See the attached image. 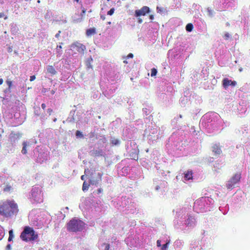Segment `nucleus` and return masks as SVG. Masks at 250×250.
Masks as SVG:
<instances>
[{"label": "nucleus", "instance_id": "obj_1", "mask_svg": "<svg viewBox=\"0 0 250 250\" xmlns=\"http://www.w3.org/2000/svg\"><path fill=\"white\" fill-rule=\"evenodd\" d=\"M19 211L17 204L13 200L0 202V214L6 217L16 215Z\"/></svg>", "mask_w": 250, "mask_h": 250}, {"label": "nucleus", "instance_id": "obj_2", "mask_svg": "<svg viewBox=\"0 0 250 250\" xmlns=\"http://www.w3.org/2000/svg\"><path fill=\"white\" fill-rule=\"evenodd\" d=\"M214 203L213 200L208 197H202L194 202L193 208L197 212H204L209 211L211 206Z\"/></svg>", "mask_w": 250, "mask_h": 250}, {"label": "nucleus", "instance_id": "obj_3", "mask_svg": "<svg viewBox=\"0 0 250 250\" xmlns=\"http://www.w3.org/2000/svg\"><path fill=\"white\" fill-rule=\"evenodd\" d=\"M190 209L188 206L180 207L176 209L175 217L174 220L175 228L177 229L183 228L181 226H183L184 220L187 217Z\"/></svg>", "mask_w": 250, "mask_h": 250}, {"label": "nucleus", "instance_id": "obj_4", "mask_svg": "<svg viewBox=\"0 0 250 250\" xmlns=\"http://www.w3.org/2000/svg\"><path fill=\"white\" fill-rule=\"evenodd\" d=\"M85 223L82 220L74 218L72 219L68 223L67 228L70 232L81 231L84 228Z\"/></svg>", "mask_w": 250, "mask_h": 250}, {"label": "nucleus", "instance_id": "obj_5", "mask_svg": "<svg viewBox=\"0 0 250 250\" xmlns=\"http://www.w3.org/2000/svg\"><path fill=\"white\" fill-rule=\"evenodd\" d=\"M29 198L33 203H41L43 201V194L42 188L39 186L33 187L31 189Z\"/></svg>", "mask_w": 250, "mask_h": 250}, {"label": "nucleus", "instance_id": "obj_6", "mask_svg": "<svg viewBox=\"0 0 250 250\" xmlns=\"http://www.w3.org/2000/svg\"><path fill=\"white\" fill-rule=\"evenodd\" d=\"M20 237L23 241H28L36 239L38 234L32 228L26 226L21 232Z\"/></svg>", "mask_w": 250, "mask_h": 250}, {"label": "nucleus", "instance_id": "obj_7", "mask_svg": "<svg viewBox=\"0 0 250 250\" xmlns=\"http://www.w3.org/2000/svg\"><path fill=\"white\" fill-rule=\"evenodd\" d=\"M125 242L130 250H137L141 246V241L136 235L128 237Z\"/></svg>", "mask_w": 250, "mask_h": 250}, {"label": "nucleus", "instance_id": "obj_8", "mask_svg": "<svg viewBox=\"0 0 250 250\" xmlns=\"http://www.w3.org/2000/svg\"><path fill=\"white\" fill-rule=\"evenodd\" d=\"M145 134L147 137V139L149 141L152 143L156 141L160 137V131L159 129L157 127H150L148 128L146 130Z\"/></svg>", "mask_w": 250, "mask_h": 250}, {"label": "nucleus", "instance_id": "obj_9", "mask_svg": "<svg viewBox=\"0 0 250 250\" xmlns=\"http://www.w3.org/2000/svg\"><path fill=\"white\" fill-rule=\"evenodd\" d=\"M241 179V174L236 173L226 183V186L227 189L231 190L237 186Z\"/></svg>", "mask_w": 250, "mask_h": 250}, {"label": "nucleus", "instance_id": "obj_10", "mask_svg": "<svg viewBox=\"0 0 250 250\" xmlns=\"http://www.w3.org/2000/svg\"><path fill=\"white\" fill-rule=\"evenodd\" d=\"M70 50L74 54L77 53L83 55L86 49L85 45L79 42H75L70 45Z\"/></svg>", "mask_w": 250, "mask_h": 250}, {"label": "nucleus", "instance_id": "obj_11", "mask_svg": "<svg viewBox=\"0 0 250 250\" xmlns=\"http://www.w3.org/2000/svg\"><path fill=\"white\" fill-rule=\"evenodd\" d=\"M196 221L194 217L188 214L187 217L184 220V224L183 226H182L183 228L180 229H184L186 228H192L196 225Z\"/></svg>", "mask_w": 250, "mask_h": 250}, {"label": "nucleus", "instance_id": "obj_12", "mask_svg": "<svg viewBox=\"0 0 250 250\" xmlns=\"http://www.w3.org/2000/svg\"><path fill=\"white\" fill-rule=\"evenodd\" d=\"M218 117L219 115L216 113L205 114L202 118L201 122L203 124L204 121L206 120L208 124H210V125H211L212 124L211 123L212 122V119L214 118H217Z\"/></svg>", "mask_w": 250, "mask_h": 250}, {"label": "nucleus", "instance_id": "obj_13", "mask_svg": "<svg viewBox=\"0 0 250 250\" xmlns=\"http://www.w3.org/2000/svg\"><path fill=\"white\" fill-rule=\"evenodd\" d=\"M170 242V240L169 237L167 238L165 240H158L157 241V246L158 247H161V250H167Z\"/></svg>", "mask_w": 250, "mask_h": 250}, {"label": "nucleus", "instance_id": "obj_14", "mask_svg": "<svg viewBox=\"0 0 250 250\" xmlns=\"http://www.w3.org/2000/svg\"><path fill=\"white\" fill-rule=\"evenodd\" d=\"M149 11V8L147 6H145L139 10H136L135 11L134 16L137 18L141 16H145L146 13H148Z\"/></svg>", "mask_w": 250, "mask_h": 250}, {"label": "nucleus", "instance_id": "obj_15", "mask_svg": "<svg viewBox=\"0 0 250 250\" xmlns=\"http://www.w3.org/2000/svg\"><path fill=\"white\" fill-rule=\"evenodd\" d=\"M48 156V152L46 151L40 152L37 157V161L41 164L45 162Z\"/></svg>", "mask_w": 250, "mask_h": 250}, {"label": "nucleus", "instance_id": "obj_16", "mask_svg": "<svg viewBox=\"0 0 250 250\" xmlns=\"http://www.w3.org/2000/svg\"><path fill=\"white\" fill-rule=\"evenodd\" d=\"M37 210H32L29 214V219L31 223L35 226H38V218L36 216Z\"/></svg>", "mask_w": 250, "mask_h": 250}, {"label": "nucleus", "instance_id": "obj_17", "mask_svg": "<svg viewBox=\"0 0 250 250\" xmlns=\"http://www.w3.org/2000/svg\"><path fill=\"white\" fill-rule=\"evenodd\" d=\"M100 250H114L115 248L113 246L110 247V245L106 243H102L99 245Z\"/></svg>", "mask_w": 250, "mask_h": 250}, {"label": "nucleus", "instance_id": "obj_18", "mask_svg": "<svg viewBox=\"0 0 250 250\" xmlns=\"http://www.w3.org/2000/svg\"><path fill=\"white\" fill-rule=\"evenodd\" d=\"M192 179V172L191 170H188L184 173L183 181L184 182L191 180Z\"/></svg>", "mask_w": 250, "mask_h": 250}, {"label": "nucleus", "instance_id": "obj_19", "mask_svg": "<svg viewBox=\"0 0 250 250\" xmlns=\"http://www.w3.org/2000/svg\"><path fill=\"white\" fill-rule=\"evenodd\" d=\"M184 245V242L181 240H177L174 243V247L176 249H181Z\"/></svg>", "mask_w": 250, "mask_h": 250}, {"label": "nucleus", "instance_id": "obj_20", "mask_svg": "<svg viewBox=\"0 0 250 250\" xmlns=\"http://www.w3.org/2000/svg\"><path fill=\"white\" fill-rule=\"evenodd\" d=\"M110 142L112 146H118L120 145L121 141L117 138L111 137L110 139Z\"/></svg>", "mask_w": 250, "mask_h": 250}, {"label": "nucleus", "instance_id": "obj_21", "mask_svg": "<svg viewBox=\"0 0 250 250\" xmlns=\"http://www.w3.org/2000/svg\"><path fill=\"white\" fill-rule=\"evenodd\" d=\"M201 245L199 242H194L191 245V250H201Z\"/></svg>", "mask_w": 250, "mask_h": 250}, {"label": "nucleus", "instance_id": "obj_22", "mask_svg": "<svg viewBox=\"0 0 250 250\" xmlns=\"http://www.w3.org/2000/svg\"><path fill=\"white\" fill-rule=\"evenodd\" d=\"M212 151L217 155H219L221 152V148H220L219 146L217 145H214L212 147Z\"/></svg>", "mask_w": 250, "mask_h": 250}, {"label": "nucleus", "instance_id": "obj_23", "mask_svg": "<svg viewBox=\"0 0 250 250\" xmlns=\"http://www.w3.org/2000/svg\"><path fill=\"white\" fill-rule=\"evenodd\" d=\"M231 80H229L228 78H225L223 80V87L226 89L230 85Z\"/></svg>", "mask_w": 250, "mask_h": 250}, {"label": "nucleus", "instance_id": "obj_24", "mask_svg": "<svg viewBox=\"0 0 250 250\" xmlns=\"http://www.w3.org/2000/svg\"><path fill=\"white\" fill-rule=\"evenodd\" d=\"M114 91L115 89H114L113 90L110 89H109V90H106L105 91L103 92V93L104 94L105 97H106L108 98H109L111 97V95L114 92Z\"/></svg>", "mask_w": 250, "mask_h": 250}, {"label": "nucleus", "instance_id": "obj_25", "mask_svg": "<svg viewBox=\"0 0 250 250\" xmlns=\"http://www.w3.org/2000/svg\"><path fill=\"white\" fill-rule=\"evenodd\" d=\"M46 70L48 73L52 75H54L56 73V71L55 68L51 65H48L46 67Z\"/></svg>", "mask_w": 250, "mask_h": 250}, {"label": "nucleus", "instance_id": "obj_26", "mask_svg": "<svg viewBox=\"0 0 250 250\" xmlns=\"http://www.w3.org/2000/svg\"><path fill=\"white\" fill-rule=\"evenodd\" d=\"M62 47L60 44V45H57L56 48V55L57 57H60L62 54Z\"/></svg>", "mask_w": 250, "mask_h": 250}, {"label": "nucleus", "instance_id": "obj_27", "mask_svg": "<svg viewBox=\"0 0 250 250\" xmlns=\"http://www.w3.org/2000/svg\"><path fill=\"white\" fill-rule=\"evenodd\" d=\"M98 179H97L96 180H92V179H90L89 180V182H90V183L91 184H92V185H96L101 180L102 175L100 173H98Z\"/></svg>", "mask_w": 250, "mask_h": 250}, {"label": "nucleus", "instance_id": "obj_28", "mask_svg": "<svg viewBox=\"0 0 250 250\" xmlns=\"http://www.w3.org/2000/svg\"><path fill=\"white\" fill-rule=\"evenodd\" d=\"M95 33H96V29L94 28H91L88 29L86 30V35L87 36H91V35H94Z\"/></svg>", "mask_w": 250, "mask_h": 250}, {"label": "nucleus", "instance_id": "obj_29", "mask_svg": "<svg viewBox=\"0 0 250 250\" xmlns=\"http://www.w3.org/2000/svg\"><path fill=\"white\" fill-rule=\"evenodd\" d=\"M93 153L96 156H103L104 152L102 150H93Z\"/></svg>", "mask_w": 250, "mask_h": 250}, {"label": "nucleus", "instance_id": "obj_30", "mask_svg": "<svg viewBox=\"0 0 250 250\" xmlns=\"http://www.w3.org/2000/svg\"><path fill=\"white\" fill-rule=\"evenodd\" d=\"M166 184V183L164 182H161L160 185L156 186L155 189L157 191L159 189L161 188H163V187L165 186Z\"/></svg>", "mask_w": 250, "mask_h": 250}, {"label": "nucleus", "instance_id": "obj_31", "mask_svg": "<svg viewBox=\"0 0 250 250\" xmlns=\"http://www.w3.org/2000/svg\"><path fill=\"white\" fill-rule=\"evenodd\" d=\"M193 28V26L191 23H188L186 27V30L188 32H191Z\"/></svg>", "mask_w": 250, "mask_h": 250}, {"label": "nucleus", "instance_id": "obj_32", "mask_svg": "<svg viewBox=\"0 0 250 250\" xmlns=\"http://www.w3.org/2000/svg\"><path fill=\"white\" fill-rule=\"evenodd\" d=\"M89 185L88 184L86 183V182L84 181L83 185V188H82L83 190V191L87 190L88 189V188H89Z\"/></svg>", "mask_w": 250, "mask_h": 250}, {"label": "nucleus", "instance_id": "obj_33", "mask_svg": "<svg viewBox=\"0 0 250 250\" xmlns=\"http://www.w3.org/2000/svg\"><path fill=\"white\" fill-rule=\"evenodd\" d=\"M9 238H8V241L10 242L12 240L13 237H14V234H13V231L12 229L10 230L9 231Z\"/></svg>", "mask_w": 250, "mask_h": 250}, {"label": "nucleus", "instance_id": "obj_34", "mask_svg": "<svg viewBox=\"0 0 250 250\" xmlns=\"http://www.w3.org/2000/svg\"><path fill=\"white\" fill-rule=\"evenodd\" d=\"M26 146H27L26 143L24 142L23 143V147H22V149L21 150V152L24 154H26L27 152V150H26Z\"/></svg>", "mask_w": 250, "mask_h": 250}, {"label": "nucleus", "instance_id": "obj_35", "mask_svg": "<svg viewBox=\"0 0 250 250\" xmlns=\"http://www.w3.org/2000/svg\"><path fill=\"white\" fill-rule=\"evenodd\" d=\"M13 189L12 187L10 185H6L3 190L5 192H9Z\"/></svg>", "mask_w": 250, "mask_h": 250}, {"label": "nucleus", "instance_id": "obj_36", "mask_svg": "<svg viewBox=\"0 0 250 250\" xmlns=\"http://www.w3.org/2000/svg\"><path fill=\"white\" fill-rule=\"evenodd\" d=\"M157 73V69L153 68L151 70V77H154L156 75Z\"/></svg>", "mask_w": 250, "mask_h": 250}, {"label": "nucleus", "instance_id": "obj_37", "mask_svg": "<svg viewBox=\"0 0 250 250\" xmlns=\"http://www.w3.org/2000/svg\"><path fill=\"white\" fill-rule=\"evenodd\" d=\"M76 136L77 137V138H82L83 137V135L82 134V132L79 130H77L76 132Z\"/></svg>", "mask_w": 250, "mask_h": 250}, {"label": "nucleus", "instance_id": "obj_38", "mask_svg": "<svg viewBox=\"0 0 250 250\" xmlns=\"http://www.w3.org/2000/svg\"><path fill=\"white\" fill-rule=\"evenodd\" d=\"M157 11L158 13L162 14L164 12V9L162 7L157 6Z\"/></svg>", "mask_w": 250, "mask_h": 250}, {"label": "nucleus", "instance_id": "obj_39", "mask_svg": "<svg viewBox=\"0 0 250 250\" xmlns=\"http://www.w3.org/2000/svg\"><path fill=\"white\" fill-rule=\"evenodd\" d=\"M115 9L114 8H112L109 11L107 12V15L111 16L113 14L114 12Z\"/></svg>", "mask_w": 250, "mask_h": 250}, {"label": "nucleus", "instance_id": "obj_40", "mask_svg": "<svg viewBox=\"0 0 250 250\" xmlns=\"http://www.w3.org/2000/svg\"><path fill=\"white\" fill-rule=\"evenodd\" d=\"M187 98H184L182 100H181V103L183 105H184L186 103H187V101H187Z\"/></svg>", "mask_w": 250, "mask_h": 250}, {"label": "nucleus", "instance_id": "obj_41", "mask_svg": "<svg viewBox=\"0 0 250 250\" xmlns=\"http://www.w3.org/2000/svg\"><path fill=\"white\" fill-rule=\"evenodd\" d=\"M230 34L229 33H226L224 35V38L225 39L228 40L230 38Z\"/></svg>", "mask_w": 250, "mask_h": 250}, {"label": "nucleus", "instance_id": "obj_42", "mask_svg": "<svg viewBox=\"0 0 250 250\" xmlns=\"http://www.w3.org/2000/svg\"><path fill=\"white\" fill-rule=\"evenodd\" d=\"M208 14L210 16H213V11L209 9H208Z\"/></svg>", "mask_w": 250, "mask_h": 250}, {"label": "nucleus", "instance_id": "obj_43", "mask_svg": "<svg viewBox=\"0 0 250 250\" xmlns=\"http://www.w3.org/2000/svg\"><path fill=\"white\" fill-rule=\"evenodd\" d=\"M236 84H237V83L235 81H232L231 80V81H230V85L231 86H235L236 85Z\"/></svg>", "mask_w": 250, "mask_h": 250}, {"label": "nucleus", "instance_id": "obj_44", "mask_svg": "<svg viewBox=\"0 0 250 250\" xmlns=\"http://www.w3.org/2000/svg\"><path fill=\"white\" fill-rule=\"evenodd\" d=\"M16 27L15 25H11V31L12 32H14V31H16Z\"/></svg>", "mask_w": 250, "mask_h": 250}, {"label": "nucleus", "instance_id": "obj_45", "mask_svg": "<svg viewBox=\"0 0 250 250\" xmlns=\"http://www.w3.org/2000/svg\"><path fill=\"white\" fill-rule=\"evenodd\" d=\"M86 66L88 68H92V65L90 64V62H89V60H88L86 62Z\"/></svg>", "mask_w": 250, "mask_h": 250}, {"label": "nucleus", "instance_id": "obj_46", "mask_svg": "<svg viewBox=\"0 0 250 250\" xmlns=\"http://www.w3.org/2000/svg\"><path fill=\"white\" fill-rule=\"evenodd\" d=\"M35 79H36V77L35 75L31 76H30V81L31 82L33 81Z\"/></svg>", "mask_w": 250, "mask_h": 250}, {"label": "nucleus", "instance_id": "obj_47", "mask_svg": "<svg viewBox=\"0 0 250 250\" xmlns=\"http://www.w3.org/2000/svg\"><path fill=\"white\" fill-rule=\"evenodd\" d=\"M6 249L7 250H10L11 249V246L10 244H8L6 246Z\"/></svg>", "mask_w": 250, "mask_h": 250}, {"label": "nucleus", "instance_id": "obj_48", "mask_svg": "<svg viewBox=\"0 0 250 250\" xmlns=\"http://www.w3.org/2000/svg\"><path fill=\"white\" fill-rule=\"evenodd\" d=\"M53 110L51 108H48L47 110V112L49 114L51 115V113L52 112Z\"/></svg>", "mask_w": 250, "mask_h": 250}, {"label": "nucleus", "instance_id": "obj_49", "mask_svg": "<svg viewBox=\"0 0 250 250\" xmlns=\"http://www.w3.org/2000/svg\"><path fill=\"white\" fill-rule=\"evenodd\" d=\"M177 121V119H176V118H174L172 121V124H173L175 126V125Z\"/></svg>", "mask_w": 250, "mask_h": 250}, {"label": "nucleus", "instance_id": "obj_50", "mask_svg": "<svg viewBox=\"0 0 250 250\" xmlns=\"http://www.w3.org/2000/svg\"><path fill=\"white\" fill-rule=\"evenodd\" d=\"M61 33V31H59L58 33H57L55 35V37L58 38L60 37V34Z\"/></svg>", "mask_w": 250, "mask_h": 250}, {"label": "nucleus", "instance_id": "obj_51", "mask_svg": "<svg viewBox=\"0 0 250 250\" xmlns=\"http://www.w3.org/2000/svg\"><path fill=\"white\" fill-rule=\"evenodd\" d=\"M7 83L8 85L9 86V87H10L12 85V82L11 81H7Z\"/></svg>", "mask_w": 250, "mask_h": 250}, {"label": "nucleus", "instance_id": "obj_52", "mask_svg": "<svg viewBox=\"0 0 250 250\" xmlns=\"http://www.w3.org/2000/svg\"><path fill=\"white\" fill-rule=\"evenodd\" d=\"M138 22H139V23H142V22H143V20H142V19H141V18H139V17H138Z\"/></svg>", "mask_w": 250, "mask_h": 250}, {"label": "nucleus", "instance_id": "obj_53", "mask_svg": "<svg viewBox=\"0 0 250 250\" xmlns=\"http://www.w3.org/2000/svg\"><path fill=\"white\" fill-rule=\"evenodd\" d=\"M128 58H133V55L132 54V53H129L128 55V56H127Z\"/></svg>", "mask_w": 250, "mask_h": 250}, {"label": "nucleus", "instance_id": "obj_54", "mask_svg": "<svg viewBox=\"0 0 250 250\" xmlns=\"http://www.w3.org/2000/svg\"><path fill=\"white\" fill-rule=\"evenodd\" d=\"M41 106L43 109H44L46 107V105L44 104H42Z\"/></svg>", "mask_w": 250, "mask_h": 250}, {"label": "nucleus", "instance_id": "obj_55", "mask_svg": "<svg viewBox=\"0 0 250 250\" xmlns=\"http://www.w3.org/2000/svg\"><path fill=\"white\" fill-rule=\"evenodd\" d=\"M12 51V48L10 47H8V52H11Z\"/></svg>", "mask_w": 250, "mask_h": 250}, {"label": "nucleus", "instance_id": "obj_56", "mask_svg": "<svg viewBox=\"0 0 250 250\" xmlns=\"http://www.w3.org/2000/svg\"><path fill=\"white\" fill-rule=\"evenodd\" d=\"M4 14L3 13H0V18L4 17Z\"/></svg>", "mask_w": 250, "mask_h": 250}, {"label": "nucleus", "instance_id": "obj_57", "mask_svg": "<svg viewBox=\"0 0 250 250\" xmlns=\"http://www.w3.org/2000/svg\"><path fill=\"white\" fill-rule=\"evenodd\" d=\"M149 18H150V19L151 20L154 19V16L152 15H150Z\"/></svg>", "mask_w": 250, "mask_h": 250}, {"label": "nucleus", "instance_id": "obj_58", "mask_svg": "<svg viewBox=\"0 0 250 250\" xmlns=\"http://www.w3.org/2000/svg\"><path fill=\"white\" fill-rule=\"evenodd\" d=\"M85 177V175H82V176H81V179H82V180H84Z\"/></svg>", "mask_w": 250, "mask_h": 250}, {"label": "nucleus", "instance_id": "obj_59", "mask_svg": "<svg viewBox=\"0 0 250 250\" xmlns=\"http://www.w3.org/2000/svg\"><path fill=\"white\" fill-rule=\"evenodd\" d=\"M102 191V189L101 188L98 189V193H101Z\"/></svg>", "mask_w": 250, "mask_h": 250}, {"label": "nucleus", "instance_id": "obj_60", "mask_svg": "<svg viewBox=\"0 0 250 250\" xmlns=\"http://www.w3.org/2000/svg\"><path fill=\"white\" fill-rule=\"evenodd\" d=\"M3 82L2 79H0V85Z\"/></svg>", "mask_w": 250, "mask_h": 250}, {"label": "nucleus", "instance_id": "obj_61", "mask_svg": "<svg viewBox=\"0 0 250 250\" xmlns=\"http://www.w3.org/2000/svg\"><path fill=\"white\" fill-rule=\"evenodd\" d=\"M88 171H89L88 169H87V170L85 169L84 171V173H85V174L86 175V176H87V173Z\"/></svg>", "mask_w": 250, "mask_h": 250}, {"label": "nucleus", "instance_id": "obj_62", "mask_svg": "<svg viewBox=\"0 0 250 250\" xmlns=\"http://www.w3.org/2000/svg\"><path fill=\"white\" fill-rule=\"evenodd\" d=\"M51 93L52 94H54L55 93V91L54 90H52Z\"/></svg>", "mask_w": 250, "mask_h": 250}, {"label": "nucleus", "instance_id": "obj_63", "mask_svg": "<svg viewBox=\"0 0 250 250\" xmlns=\"http://www.w3.org/2000/svg\"><path fill=\"white\" fill-rule=\"evenodd\" d=\"M75 1H76L77 2H80V0H74Z\"/></svg>", "mask_w": 250, "mask_h": 250}, {"label": "nucleus", "instance_id": "obj_64", "mask_svg": "<svg viewBox=\"0 0 250 250\" xmlns=\"http://www.w3.org/2000/svg\"><path fill=\"white\" fill-rule=\"evenodd\" d=\"M56 121H57V119L56 118H54V120H53V121L55 122Z\"/></svg>", "mask_w": 250, "mask_h": 250}]
</instances>
